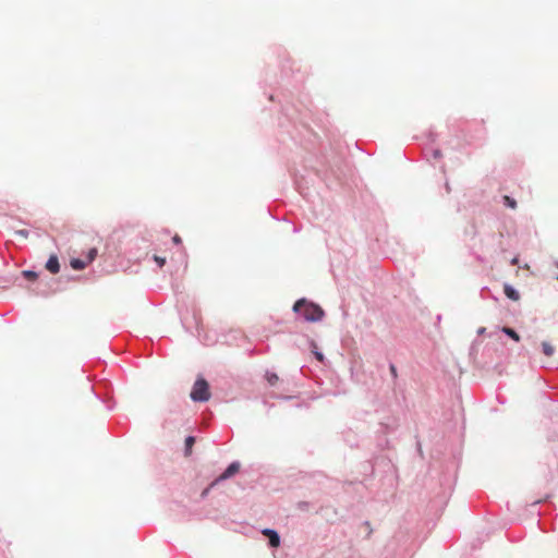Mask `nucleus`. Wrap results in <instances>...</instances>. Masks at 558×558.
I'll return each mask as SVG.
<instances>
[{
    "mask_svg": "<svg viewBox=\"0 0 558 558\" xmlns=\"http://www.w3.org/2000/svg\"><path fill=\"white\" fill-rule=\"evenodd\" d=\"M556 279L558 280V276L556 277Z\"/></svg>",
    "mask_w": 558,
    "mask_h": 558,
    "instance_id": "nucleus-21",
    "label": "nucleus"
},
{
    "mask_svg": "<svg viewBox=\"0 0 558 558\" xmlns=\"http://www.w3.org/2000/svg\"><path fill=\"white\" fill-rule=\"evenodd\" d=\"M265 378L270 386H275L279 381L278 375L271 372H266Z\"/></svg>",
    "mask_w": 558,
    "mask_h": 558,
    "instance_id": "nucleus-9",
    "label": "nucleus"
},
{
    "mask_svg": "<svg viewBox=\"0 0 558 558\" xmlns=\"http://www.w3.org/2000/svg\"><path fill=\"white\" fill-rule=\"evenodd\" d=\"M316 359L319 361V362H323L324 361V355L323 353L318 352V351H313Z\"/></svg>",
    "mask_w": 558,
    "mask_h": 558,
    "instance_id": "nucleus-17",
    "label": "nucleus"
},
{
    "mask_svg": "<svg viewBox=\"0 0 558 558\" xmlns=\"http://www.w3.org/2000/svg\"><path fill=\"white\" fill-rule=\"evenodd\" d=\"M240 470V463L239 462H232L225 472L218 477V481L227 480L231 476H233L235 473H238Z\"/></svg>",
    "mask_w": 558,
    "mask_h": 558,
    "instance_id": "nucleus-3",
    "label": "nucleus"
},
{
    "mask_svg": "<svg viewBox=\"0 0 558 558\" xmlns=\"http://www.w3.org/2000/svg\"><path fill=\"white\" fill-rule=\"evenodd\" d=\"M15 233H16L17 235H20V236L25 238V239H26V238H28V234H29V233H28V231H27L26 229L17 230Z\"/></svg>",
    "mask_w": 558,
    "mask_h": 558,
    "instance_id": "nucleus-16",
    "label": "nucleus"
},
{
    "mask_svg": "<svg viewBox=\"0 0 558 558\" xmlns=\"http://www.w3.org/2000/svg\"><path fill=\"white\" fill-rule=\"evenodd\" d=\"M195 444V438L193 436H189L185 439V456H190L192 452V447Z\"/></svg>",
    "mask_w": 558,
    "mask_h": 558,
    "instance_id": "nucleus-11",
    "label": "nucleus"
},
{
    "mask_svg": "<svg viewBox=\"0 0 558 558\" xmlns=\"http://www.w3.org/2000/svg\"><path fill=\"white\" fill-rule=\"evenodd\" d=\"M263 534L268 537L271 547H278L280 545V537L276 531L266 529L263 531Z\"/></svg>",
    "mask_w": 558,
    "mask_h": 558,
    "instance_id": "nucleus-4",
    "label": "nucleus"
},
{
    "mask_svg": "<svg viewBox=\"0 0 558 558\" xmlns=\"http://www.w3.org/2000/svg\"><path fill=\"white\" fill-rule=\"evenodd\" d=\"M154 259H155V262H156L160 267H162V266L166 264V258H165V257H160V256L155 255V256H154Z\"/></svg>",
    "mask_w": 558,
    "mask_h": 558,
    "instance_id": "nucleus-15",
    "label": "nucleus"
},
{
    "mask_svg": "<svg viewBox=\"0 0 558 558\" xmlns=\"http://www.w3.org/2000/svg\"><path fill=\"white\" fill-rule=\"evenodd\" d=\"M390 369L392 374H396V367L393 365H391Z\"/></svg>",
    "mask_w": 558,
    "mask_h": 558,
    "instance_id": "nucleus-20",
    "label": "nucleus"
},
{
    "mask_svg": "<svg viewBox=\"0 0 558 558\" xmlns=\"http://www.w3.org/2000/svg\"><path fill=\"white\" fill-rule=\"evenodd\" d=\"M518 263H519V258L518 257L512 258V260H511L512 265H517Z\"/></svg>",
    "mask_w": 558,
    "mask_h": 558,
    "instance_id": "nucleus-19",
    "label": "nucleus"
},
{
    "mask_svg": "<svg viewBox=\"0 0 558 558\" xmlns=\"http://www.w3.org/2000/svg\"><path fill=\"white\" fill-rule=\"evenodd\" d=\"M504 292H505L506 296L512 301H519V299H520L519 292L510 284L504 286Z\"/></svg>",
    "mask_w": 558,
    "mask_h": 558,
    "instance_id": "nucleus-6",
    "label": "nucleus"
},
{
    "mask_svg": "<svg viewBox=\"0 0 558 558\" xmlns=\"http://www.w3.org/2000/svg\"><path fill=\"white\" fill-rule=\"evenodd\" d=\"M293 310L301 314L307 322H318L324 316V311L319 305L307 302L304 299L296 301L293 305Z\"/></svg>",
    "mask_w": 558,
    "mask_h": 558,
    "instance_id": "nucleus-1",
    "label": "nucleus"
},
{
    "mask_svg": "<svg viewBox=\"0 0 558 558\" xmlns=\"http://www.w3.org/2000/svg\"><path fill=\"white\" fill-rule=\"evenodd\" d=\"M190 397L195 402H206L210 399L209 385L204 378H198L192 388Z\"/></svg>",
    "mask_w": 558,
    "mask_h": 558,
    "instance_id": "nucleus-2",
    "label": "nucleus"
},
{
    "mask_svg": "<svg viewBox=\"0 0 558 558\" xmlns=\"http://www.w3.org/2000/svg\"><path fill=\"white\" fill-rule=\"evenodd\" d=\"M23 275L25 278H27L29 280H35L37 278V274L35 271H31V270L23 271Z\"/></svg>",
    "mask_w": 558,
    "mask_h": 558,
    "instance_id": "nucleus-14",
    "label": "nucleus"
},
{
    "mask_svg": "<svg viewBox=\"0 0 558 558\" xmlns=\"http://www.w3.org/2000/svg\"><path fill=\"white\" fill-rule=\"evenodd\" d=\"M96 255H97L96 248L89 250V252L87 254V259H86L88 262V264H90L95 259Z\"/></svg>",
    "mask_w": 558,
    "mask_h": 558,
    "instance_id": "nucleus-13",
    "label": "nucleus"
},
{
    "mask_svg": "<svg viewBox=\"0 0 558 558\" xmlns=\"http://www.w3.org/2000/svg\"><path fill=\"white\" fill-rule=\"evenodd\" d=\"M46 269L51 274H58L60 270V264L56 255H51L46 263Z\"/></svg>",
    "mask_w": 558,
    "mask_h": 558,
    "instance_id": "nucleus-5",
    "label": "nucleus"
},
{
    "mask_svg": "<svg viewBox=\"0 0 558 558\" xmlns=\"http://www.w3.org/2000/svg\"><path fill=\"white\" fill-rule=\"evenodd\" d=\"M502 332L506 333L507 336H509L511 339H513L514 341H520V336L518 335V332L515 330H513L512 328L510 327H504L502 328Z\"/></svg>",
    "mask_w": 558,
    "mask_h": 558,
    "instance_id": "nucleus-10",
    "label": "nucleus"
},
{
    "mask_svg": "<svg viewBox=\"0 0 558 558\" xmlns=\"http://www.w3.org/2000/svg\"><path fill=\"white\" fill-rule=\"evenodd\" d=\"M542 349L543 353L548 357L553 356L555 353V347L548 341L542 342Z\"/></svg>",
    "mask_w": 558,
    "mask_h": 558,
    "instance_id": "nucleus-8",
    "label": "nucleus"
},
{
    "mask_svg": "<svg viewBox=\"0 0 558 558\" xmlns=\"http://www.w3.org/2000/svg\"><path fill=\"white\" fill-rule=\"evenodd\" d=\"M504 203L506 206H508L512 209H514L517 207V202L508 195L504 196Z\"/></svg>",
    "mask_w": 558,
    "mask_h": 558,
    "instance_id": "nucleus-12",
    "label": "nucleus"
},
{
    "mask_svg": "<svg viewBox=\"0 0 558 558\" xmlns=\"http://www.w3.org/2000/svg\"><path fill=\"white\" fill-rule=\"evenodd\" d=\"M70 265L74 270H82V269L86 268V266L88 265V262L80 259V258H73V259H71Z\"/></svg>",
    "mask_w": 558,
    "mask_h": 558,
    "instance_id": "nucleus-7",
    "label": "nucleus"
},
{
    "mask_svg": "<svg viewBox=\"0 0 558 558\" xmlns=\"http://www.w3.org/2000/svg\"><path fill=\"white\" fill-rule=\"evenodd\" d=\"M172 240H173V242L175 244H180L181 243V238L178 234H175Z\"/></svg>",
    "mask_w": 558,
    "mask_h": 558,
    "instance_id": "nucleus-18",
    "label": "nucleus"
}]
</instances>
